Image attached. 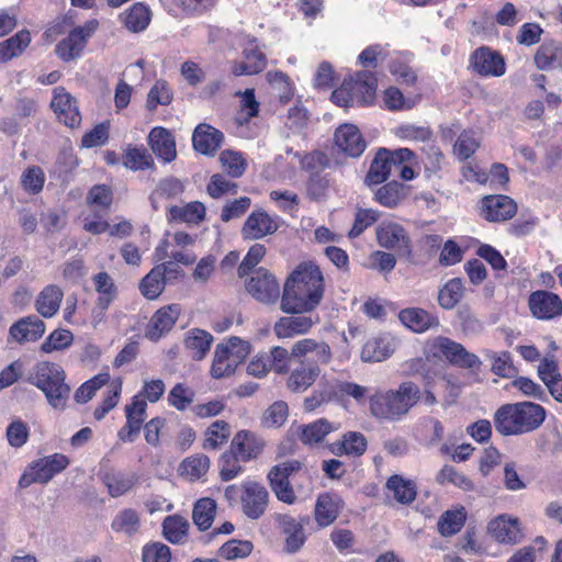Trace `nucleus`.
Instances as JSON below:
<instances>
[{
  "instance_id": "obj_7",
  "label": "nucleus",
  "mask_w": 562,
  "mask_h": 562,
  "mask_svg": "<svg viewBox=\"0 0 562 562\" xmlns=\"http://www.w3.org/2000/svg\"><path fill=\"white\" fill-rule=\"evenodd\" d=\"M430 352L435 357H445L450 364L462 369H479L482 364L476 355L448 337H437L430 345Z\"/></svg>"
},
{
  "instance_id": "obj_40",
  "label": "nucleus",
  "mask_w": 562,
  "mask_h": 562,
  "mask_svg": "<svg viewBox=\"0 0 562 562\" xmlns=\"http://www.w3.org/2000/svg\"><path fill=\"white\" fill-rule=\"evenodd\" d=\"M338 427L326 418H319L313 423L299 427V438L302 443L313 446L322 442L325 437L337 430Z\"/></svg>"
},
{
  "instance_id": "obj_55",
  "label": "nucleus",
  "mask_w": 562,
  "mask_h": 562,
  "mask_svg": "<svg viewBox=\"0 0 562 562\" xmlns=\"http://www.w3.org/2000/svg\"><path fill=\"white\" fill-rule=\"evenodd\" d=\"M210 469V458L205 454L198 453L186 458L180 464V471L183 476L191 481L201 479Z\"/></svg>"
},
{
  "instance_id": "obj_52",
  "label": "nucleus",
  "mask_w": 562,
  "mask_h": 562,
  "mask_svg": "<svg viewBox=\"0 0 562 562\" xmlns=\"http://www.w3.org/2000/svg\"><path fill=\"white\" fill-rule=\"evenodd\" d=\"M231 427L225 420L213 422L204 432L203 449L217 450L227 442Z\"/></svg>"
},
{
  "instance_id": "obj_30",
  "label": "nucleus",
  "mask_w": 562,
  "mask_h": 562,
  "mask_svg": "<svg viewBox=\"0 0 562 562\" xmlns=\"http://www.w3.org/2000/svg\"><path fill=\"white\" fill-rule=\"evenodd\" d=\"M395 339L390 334H383L369 339L362 347L361 360L363 362H381L394 352Z\"/></svg>"
},
{
  "instance_id": "obj_48",
  "label": "nucleus",
  "mask_w": 562,
  "mask_h": 562,
  "mask_svg": "<svg viewBox=\"0 0 562 562\" xmlns=\"http://www.w3.org/2000/svg\"><path fill=\"white\" fill-rule=\"evenodd\" d=\"M216 502L210 497H203L195 502L192 510L194 525L201 530H207L215 518Z\"/></svg>"
},
{
  "instance_id": "obj_24",
  "label": "nucleus",
  "mask_w": 562,
  "mask_h": 562,
  "mask_svg": "<svg viewBox=\"0 0 562 562\" xmlns=\"http://www.w3.org/2000/svg\"><path fill=\"white\" fill-rule=\"evenodd\" d=\"M358 106L370 105L375 99L378 78L371 70H360L348 79Z\"/></svg>"
},
{
  "instance_id": "obj_28",
  "label": "nucleus",
  "mask_w": 562,
  "mask_h": 562,
  "mask_svg": "<svg viewBox=\"0 0 562 562\" xmlns=\"http://www.w3.org/2000/svg\"><path fill=\"white\" fill-rule=\"evenodd\" d=\"M308 353H314V356L312 358H306L305 360H311L318 367L321 364H328L333 356L331 349L327 342H318L311 338L301 339L291 348V355L294 358L306 357Z\"/></svg>"
},
{
  "instance_id": "obj_59",
  "label": "nucleus",
  "mask_w": 562,
  "mask_h": 562,
  "mask_svg": "<svg viewBox=\"0 0 562 562\" xmlns=\"http://www.w3.org/2000/svg\"><path fill=\"white\" fill-rule=\"evenodd\" d=\"M140 520L137 512L132 508H125L114 517L111 528L115 532H123L131 536L138 530Z\"/></svg>"
},
{
  "instance_id": "obj_13",
  "label": "nucleus",
  "mask_w": 562,
  "mask_h": 562,
  "mask_svg": "<svg viewBox=\"0 0 562 562\" xmlns=\"http://www.w3.org/2000/svg\"><path fill=\"white\" fill-rule=\"evenodd\" d=\"M46 325L36 315L21 317L14 322L8 331L7 342L25 345L40 340L45 334Z\"/></svg>"
},
{
  "instance_id": "obj_44",
  "label": "nucleus",
  "mask_w": 562,
  "mask_h": 562,
  "mask_svg": "<svg viewBox=\"0 0 562 562\" xmlns=\"http://www.w3.org/2000/svg\"><path fill=\"white\" fill-rule=\"evenodd\" d=\"M338 515L339 508L335 498L328 493L318 495L314 509L317 525L321 528L327 527L337 519Z\"/></svg>"
},
{
  "instance_id": "obj_39",
  "label": "nucleus",
  "mask_w": 562,
  "mask_h": 562,
  "mask_svg": "<svg viewBox=\"0 0 562 562\" xmlns=\"http://www.w3.org/2000/svg\"><path fill=\"white\" fill-rule=\"evenodd\" d=\"M100 479L112 497H120L126 494L137 482L136 474L113 470L100 474Z\"/></svg>"
},
{
  "instance_id": "obj_57",
  "label": "nucleus",
  "mask_w": 562,
  "mask_h": 562,
  "mask_svg": "<svg viewBox=\"0 0 562 562\" xmlns=\"http://www.w3.org/2000/svg\"><path fill=\"white\" fill-rule=\"evenodd\" d=\"M45 173L40 166H29L21 175L20 184L22 189L31 194L36 195L43 191L45 184Z\"/></svg>"
},
{
  "instance_id": "obj_6",
  "label": "nucleus",
  "mask_w": 562,
  "mask_h": 562,
  "mask_svg": "<svg viewBox=\"0 0 562 562\" xmlns=\"http://www.w3.org/2000/svg\"><path fill=\"white\" fill-rule=\"evenodd\" d=\"M98 27L99 21L97 19L88 20L82 25L74 27L68 36L56 45V55L66 63L79 58L89 38L92 37Z\"/></svg>"
},
{
  "instance_id": "obj_17",
  "label": "nucleus",
  "mask_w": 562,
  "mask_h": 562,
  "mask_svg": "<svg viewBox=\"0 0 562 562\" xmlns=\"http://www.w3.org/2000/svg\"><path fill=\"white\" fill-rule=\"evenodd\" d=\"M334 140L338 150L351 158L360 157L367 148V142L360 130L350 123L341 124L336 128Z\"/></svg>"
},
{
  "instance_id": "obj_20",
  "label": "nucleus",
  "mask_w": 562,
  "mask_h": 562,
  "mask_svg": "<svg viewBox=\"0 0 562 562\" xmlns=\"http://www.w3.org/2000/svg\"><path fill=\"white\" fill-rule=\"evenodd\" d=\"M50 106L59 122L70 128H75L81 123V115L76 104V100L68 93L65 88L58 87L54 89V97Z\"/></svg>"
},
{
  "instance_id": "obj_37",
  "label": "nucleus",
  "mask_w": 562,
  "mask_h": 562,
  "mask_svg": "<svg viewBox=\"0 0 562 562\" xmlns=\"http://www.w3.org/2000/svg\"><path fill=\"white\" fill-rule=\"evenodd\" d=\"M368 447L367 438L359 431H347L339 441L331 445V452L336 456H362Z\"/></svg>"
},
{
  "instance_id": "obj_47",
  "label": "nucleus",
  "mask_w": 562,
  "mask_h": 562,
  "mask_svg": "<svg viewBox=\"0 0 562 562\" xmlns=\"http://www.w3.org/2000/svg\"><path fill=\"white\" fill-rule=\"evenodd\" d=\"M374 198L380 205L394 209L406 198V189L403 183L391 181L380 187Z\"/></svg>"
},
{
  "instance_id": "obj_32",
  "label": "nucleus",
  "mask_w": 562,
  "mask_h": 562,
  "mask_svg": "<svg viewBox=\"0 0 562 562\" xmlns=\"http://www.w3.org/2000/svg\"><path fill=\"white\" fill-rule=\"evenodd\" d=\"M535 65L540 70L562 68V43L544 41L533 56Z\"/></svg>"
},
{
  "instance_id": "obj_5",
  "label": "nucleus",
  "mask_w": 562,
  "mask_h": 562,
  "mask_svg": "<svg viewBox=\"0 0 562 562\" xmlns=\"http://www.w3.org/2000/svg\"><path fill=\"white\" fill-rule=\"evenodd\" d=\"M70 463L67 456L53 453L33 461L19 479V487L26 488L34 483L46 484Z\"/></svg>"
},
{
  "instance_id": "obj_38",
  "label": "nucleus",
  "mask_w": 562,
  "mask_h": 562,
  "mask_svg": "<svg viewBox=\"0 0 562 562\" xmlns=\"http://www.w3.org/2000/svg\"><path fill=\"white\" fill-rule=\"evenodd\" d=\"M445 428L440 420L431 416L423 417L415 428V438L426 447L437 445L443 438Z\"/></svg>"
},
{
  "instance_id": "obj_27",
  "label": "nucleus",
  "mask_w": 562,
  "mask_h": 562,
  "mask_svg": "<svg viewBox=\"0 0 562 562\" xmlns=\"http://www.w3.org/2000/svg\"><path fill=\"white\" fill-rule=\"evenodd\" d=\"M319 374L321 368L315 362L302 360L299 366L291 371L286 386L295 393L304 392L314 384Z\"/></svg>"
},
{
  "instance_id": "obj_33",
  "label": "nucleus",
  "mask_w": 562,
  "mask_h": 562,
  "mask_svg": "<svg viewBox=\"0 0 562 562\" xmlns=\"http://www.w3.org/2000/svg\"><path fill=\"white\" fill-rule=\"evenodd\" d=\"M414 55L411 52H397L390 58L389 70L401 85L414 86L417 80L411 67Z\"/></svg>"
},
{
  "instance_id": "obj_8",
  "label": "nucleus",
  "mask_w": 562,
  "mask_h": 562,
  "mask_svg": "<svg viewBox=\"0 0 562 562\" xmlns=\"http://www.w3.org/2000/svg\"><path fill=\"white\" fill-rule=\"evenodd\" d=\"M379 245L389 250H395L407 260L413 259L412 240L407 231L398 223L386 222L376 227Z\"/></svg>"
},
{
  "instance_id": "obj_60",
  "label": "nucleus",
  "mask_w": 562,
  "mask_h": 562,
  "mask_svg": "<svg viewBox=\"0 0 562 562\" xmlns=\"http://www.w3.org/2000/svg\"><path fill=\"white\" fill-rule=\"evenodd\" d=\"M252 550L254 544L251 541L231 539L218 549L217 553L221 558L232 561L249 557Z\"/></svg>"
},
{
  "instance_id": "obj_14",
  "label": "nucleus",
  "mask_w": 562,
  "mask_h": 562,
  "mask_svg": "<svg viewBox=\"0 0 562 562\" xmlns=\"http://www.w3.org/2000/svg\"><path fill=\"white\" fill-rule=\"evenodd\" d=\"M531 315L540 321H550L562 316V300L553 292L537 290L528 297Z\"/></svg>"
},
{
  "instance_id": "obj_53",
  "label": "nucleus",
  "mask_w": 562,
  "mask_h": 562,
  "mask_svg": "<svg viewBox=\"0 0 562 562\" xmlns=\"http://www.w3.org/2000/svg\"><path fill=\"white\" fill-rule=\"evenodd\" d=\"M463 282L460 278L447 281L438 292V303L445 310H452L463 297Z\"/></svg>"
},
{
  "instance_id": "obj_31",
  "label": "nucleus",
  "mask_w": 562,
  "mask_h": 562,
  "mask_svg": "<svg viewBox=\"0 0 562 562\" xmlns=\"http://www.w3.org/2000/svg\"><path fill=\"white\" fill-rule=\"evenodd\" d=\"M487 530L501 543H516L520 538L518 519L507 517L506 515H501L491 520Z\"/></svg>"
},
{
  "instance_id": "obj_22",
  "label": "nucleus",
  "mask_w": 562,
  "mask_h": 562,
  "mask_svg": "<svg viewBox=\"0 0 562 562\" xmlns=\"http://www.w3.org/2000/svg\"><path fill=\"white\" fill-rule=\"evenodd\" d=\"M224 142V134L210 124H199L192 134V145L195 151L214 156Z\"/></svg>"
},
{
  "instance_id": "obj_15",
  "label": "nucleus",
  "mask_w": 562,
  "mask_h": 562,
  "mask_svg": "<svg viewBox=\"0 0 562 562\" xmlns=\"http://www.w3.org/2000/svg\"><path fill=\"white\" fill-rule=\"evenodd\" d=\"M94 290L98 294L93 317L101 321L106 311L119 296V288L106 271H100L92 277Z\"/></svg>"
},
{
  "instance_id": "obj_56",
  "label": "nucleus",
  "mask_w": 562,
  "mask_h": 562,
  "mask_svg": "<svg viewBox=\"0 0 562 562\" xmlns=\"http://www.w3.org/2000/svg\"><path fill=\"white\" fill-rule=\"evenodd\" d=\"M294 157L300 160L301 169L310 175L323 173L330 166L328 156L321 150H313L307 154L295 153Z\"/></svg>"
},
{
  "instance_id": "obj_3",
  "label": "nucleus",
  "mask_w": 562,
  "mask_h": 562,
  "mask_svg": "<svg viewBox=\"0 0 562 562\" xmlns=\"http://www.w3.org/2000/svg\"><path fill=\"white\" fill-rule=\"evenodd\" d=\"M546 417V408L533 402L504 404L494 414V426L502 436H518L537 430Z\"/></svg>"
},
{
  "instance_id": "obj_18",
  "label": "nucleus",
  "mask_w": 562,
  "mask_h": 562,
  "mask_svg": "<svg viewBox=\"0 0 562 562\" xmlns=\"http://www.w3.org/2000/svg\"><path fill=\"white\" fill-rule=\"evenodd\" d=\"M470 64L473 70L483 77H501L506 71L502 55L486 46H482L472 53Z\"/></svg>"
},
{
  "instance_id": "obj_63",
  "label": "nucleus",
  "mask_w": 562,
  "mask_h": 562,
  "mask_svg": "<svg viewBox=\"0 0 562 562\" xmlns=\"http://www.w3.org/2000/svg\"><path fill=\"white\" fill-rule=\"evenodd\" d=\"M195 392L183 383H177L168 394V404L177 411H186L194 401Z\"/></svg>"
},
{
  "instance_id": "obj_58",
  "label": "nucleus",
  "mask_w": 562,
  "mask_h": 562,
  "mask_svg": "<svg viewBox=\"0 0 562 562\" xmlns=\"http://www.w3.org/2000/svg\"><path fill=\"white\" fill-rule=\"evenodd\" d=\"M173 93L168 82L157 80L149 89L146 100V109L150 112L155 111L158 105H169L172 102Z\"/></svg>"
},
{
  "instance_id": "obj_12",
  "label": "nucleus",
  "mask_w": 562,
  "mask_h": 562,
  "mask_svg": "<svg viewBox=\"0 0 562 562\" xmlns=\"http://www.w3.org/2000/svg\"><path fill=\"white\" fill-rule=\"evenodd\" d=\"M269 503V492L260 483L247 481L243 483L241 512L251 519L257 520L263 516Z\"/></svg>"
},
{
  "instance_id": "obj_1",
  "label": "nucleus",
  "mask_w": 562,
  "mask_h": 562,
  "mask_svg": "<svg viewBox=\"0 0 562 562\" xmlns=\"http://www.w3.org/2000/svg\"><path fill=\"white\" fill-rule=\"evenodd\" d=\"M325 293L319 267L312 261L299 263L288 276L281 294L280 308L285 314L314 312Z\"/></svg>"
},
{
  "instance_id": "obj_50",
  "label": "nucleus",
  "mask_w": 562,
  "mask_h": 562,
  "mask_svg": "<svg viewBox=\"0 0 562 562\" xmlns=\"http://www.w3.org/2000/svg\"><path fill=\"white\" fill-rule=\"evenodd\" d=\"M166 286L162 267H154L139 282V291L147 300H156Z\"/></svg>"
},
{
  "instance_id": "obj_43",
  "label": "nucleus",
  "mask_w": 562,
  "mask_h": 562,
  "mask_svg": "<svg viewBox=\"0 0 562 562\" xmlns=\"http://www.w3.org/2000/svg\"><path fill=\"white\" fill-rule=\"evenodd\" d=\"M212 342L213 336L200 328L191 329L184 340L186 348L189 350L192 359L198 361L206 357Z\"/></svg>"
},
{
  "instance_id": "obj_61",
  "label": "nucleus",
  "mask_w": 562,
  "mask_h": 562,
  "mask_svg": "<svg viewBox=\"0 0 562 562\" xmlns=\"http://www.w3.org/2000/svg\"><path fill=\"white\" fill-rule=\"evenodd\" d=\"M486 357L492 360V372L502 378H510L516 372L509 351L495 352L492 350L486 351Z\"/></svg>"
},
{
  "instance_id": "obj_35",
  "label": "nucleus",
  "mask_w": 562,
  "mask_h": 562,
  "mask_svg": "<svg viewBox=\"0 0 562 562\" xmlns=\"http://www.w3.org/2000/svg\"><path fill=\"white\" fill-rule=\"evenodd\" d=\"M205 206L202 202L193 201L183 206L172 205L167 213L168 222L200 224L205 218Z\"/></svg>"
},
{
  "instance_id": "obj_23",
  "label": "nucleus",
  "mask_w": 562,
  "mask_h": 562,
  "mask_svg": "<svg viewBox=\"0 0 562 562\" xmlns=\"http://www.w3.org/2000/svg\"><path fill=\"white\" fill-rule=\"evenodd\" d=\"M148 145L153 153L165 164H170L177 158L175 136L166 127H153L148 134Z\"/></svg>"
},
{
  "instance_id": "obj_9",
  "label": "nucleus",
  "mask_w": 562,
  "mask_h": 562,
  "mask_svg": "<svg viewBox=\"0 0 562 562\" xmlns=\"http://www.w3.org/2000/svg\"><path fill=\"white\" fill-rule=\"evenodd\" d=\"M247 293L257 302L266 305L274 304L280 297V284L267 269L259 268L246 281Z\"/></svg>"
},
{
  "instance_id": "obj_45",
  "label": "nucleus",
  "mask_w": 562,
  "mask_h": 562,
  "mask_svg": "<svg viewBox=\"0 0 562 562\" xmlns=\"http://www.w3.org/2000/svg\"><path fill=\"white\" fill-rule=\"evenodd\" d=\"M467 512L464 507L443 512L437 522L438 532L442 537L457 535L464 526Z\"/></svg>"
},
{
  "instance_id": "obj_11",
  "label": "nucleus",
  "mask_w": 562,
  "mask_h": 562,
  "mask_svg": "<svg viewBox=\"0 0 562 562\" xmlns=\"http://www.w3.org/2000/svg\"><path fill=\"white\" fill-rule=\"evenodd\" d=\"M280 224V216L270 215L263 209H257L248 215L240 233L245 240H258L273 235Z\"/></svg>"
},
{
  "instance_id": "obj_41",
  "label": "nucleus",
  "mask_w": 562,
  "mask_h": 562,
  "mask_svg": "<svg viewBox=\"0 0 562 562\" xmlns=\"http://www.w3.org/2000/svg\"><path fill=\"white\" fill-rule=\"evenodd\" d=\"M151 20L149 7L143 2L134 3L122 14L124 26L133 33H139L147 29Z\"/></svg>"
},
{
  "instance_id": "obj_16",
  "label": "nucleus",
  "mask_w": 562,
  "mask_h": 562,
  "mask_svg": "<svg viewBox=\"0 0 562 562\" xmlns=\"http://www.w3.org/2000/svg\"><path fill=\"white\" fill-rule=\"evenodd\" d=\"M290 316L280 317L274 326L273 331L278 338H292L297 335L307 334L311 328L319 323L317 314H289Z\"/></svg>"
},
{
  "instance_id": "obj_25",
  "label": "nucleus",
  "mask_w": 562,
  "mask_h": 562,
  "mask_svg": "<svg viewBox=\"0 0 562 562\" xmlns=\"http://www.w3.org/2000/svg\"><path fill=\"white\" fill-rule=\"evenodd\" d=\"M398 319L405 327L417 334L437 328L440 324L436 314L420 307H407L400 311Z\"/></svg>"
},
{
  "instance_id": "obj_64",
  "label": "nucleus",
  "mask_w": 562,
  "mask_h": 562,
  "mask_svg": "<svg viewBox=\"0 0 562 562\" xmlns=\"http://www.w3.org/2000/svg\"><path fill=\"white\" fill-rule=\"evenodd\" d=\"M480 143L473 131H463L457 138L453 153L460 160H467L479 148Z\"/></svg>"
},
{
  "instance_id": "obj_34",
  "label": "nucleus",
  "mask_w": 562,
  "mask_h": 562,
  "mask_svg": "<svg viewBox=\"0 0 562 562\" xmlns=\"http://www.w3.org/2000/svg\"><path fill=\"white\" fill-rule=\"evenodd\" d=\"M64 293L56 284L46 285L36 296L35 310L44 318H50L57 314Z\"/></svg>"
},
{
  "instance_id": "obj_51",
  "label": "nucleus",
  "mask_w": 562,
  "mask_h": 562,
  "mask_svg": "<svg viewBox=\"0 0 562 562\" xmlns=\"http://www.w3.org/2000/svg\"><path fill=\"white\" fill-rule=\"evenodd\" d=\"M74 339L71 330L56 328L42 342L40 351L46 355L65 351L71 347Z\"/></svg>"
},
{
  "instance_id": "obj_19",
  "label": "nucleus",
  "mask_w": 562,
  "mask_h": 562,
  "mask_svg": "<svg viewBox=\"0 0 562 562\" xmlns=\"http://www.w3.org/2000/svg\"><path fill=\"white\" fill-rule=\"evenodd\" d=\"M482 216L488 222H504L514 217L516 202L504 194L486 195L481 201Z\"/></svg>"
},
{
  "instance_id": "obj_10",
  "label": "nucleus",
  "mask_w": 562,
  "mask_h": 562,
  "mask_svg": "<svg viewBox=\"0 0 562 562\" xmlns=\"http://www.w3.org/2000/svg\"><path fill=\"white\" fill-rule=\"evenodd\" d=\"M299 469V461H285L272 467L267 475L276 497L284 504L292 505L296 501V495L290 483V475Z\"/></svg>"
},
{
  "instance_id": "obj_46",
  "label": "nucleus",
  "mask_w": 562,
  "mask_h": 562,
  "mask_svg": "<svg viewBox=\"0 0 562 562\" xmlns=\"http://www.w3.org/2000/svg\"><path fill=\"white\" fill-rule=\"evenodd\" d=\"M189 521L180 515L167 516L162 521V533L172 544H182L188 538Z\"/></svg>"
},
{
  "instance_id": "obj_54",
  "label": "nucleus",
  "mask_w": 562,
  "mask_h": 562,
  "mask_svg": "<svg viewBox=\"0 0 562 562\" xmlns=\"http://www.w3.org/2000/svg\"><path fill=\"white\" fill-rule=\"evenodd\" d=\"M123 165L130 170H147L155 167L151 155L145 147H127L123 155Z\"/></svg>"
},
{
  "instance_id": "obj_26",
  "label": "nucleus",
  "mask_w": 562,
  "mask_h": 562,
  "mask_svg": "<svg viewBox=\"0 0 562 562\" xmlns=\"http://www.w3.org/2000/svg\"><path fill=\"white\" fill-rule=\"evenodd\" d=\"M252 38L244 48V60L233 66L232 72L235 76H250L261 72L267 66V57Z\"/></svg>"
},
{
  "instance_id": "obj_49",
  "label": "nucleus",
  "mask_w": 562,
  "mask_h": 562,
  "mask_svg": "<svg viewBox=\"0 0 562 562\" xmlns=\"http://www.w3.org/2000/svg\"><path fill=\"white\" fill-rule=\"evenodd\" d=\"M392 171H394V168L390 159L383 149H380L371 162L369 171L366 176V183L368 186L381 184L387 180Z\"/></svg>"
},
{
  "instance_id": "obj_36",
  "label": "nucleus",
  "mask_w": 562,
  "mask_h": 562,
  "mask_svg": "<svg viewBox=\"0 0 562 562\" xmlns=\"http://www.w3.org/2000/svg\"><path fill=\"white\" fill-rule=\"evenodd\" d=\"M385 487L392 492L394 499L402 505L412 504L417 495L415 481L405 479L401 474L391 475L386 480Z\"/></svg>"
},
{
  "instance_id": "obj_62",
  "label": "nucleus",
  "mask_w": 562,
  "mask_h": 562,
  "mask_svg": "<svg viewBox=\"0 0 562 562\" xmlns=\"http://www.w3.org/2000/svg\"><path fill=\"white\" fill-rule=\"evenodd\" d=\"M220 160L232 178H240L247 169V160L240 151L223 150Z\"/></svg>"
},
{
  "instance_id": "obj_42",
  "label": "nucleus",
  "mask_w": 562,
  "mask_h": 562,
  "mask_svg": "<svg viewBox=\"0 0 562 562\" xmlns=\"http://www.w3.org/2000/svg\"><path fill=\"white\" fill-rule=\"evenodd\" d=\"M31 43V33L27 30H21L11 37L0 43V63L19 57Z\"/></svg>"
},
{
  "instance_id": "obj_29",
  "label": "nucleus",
  "mask_w": 562,
  "mask_h": 562,
  "mask_svg": "<svg viewBox=\"0 0 562 562\" xmlns=\"http://www.w3.org/2000/svg\"><path fill=\"white\" fill-rule=\"evenodd\" d=\"M263 447V440L248 430L238 431L231 442V449L244 462L256 459L262 452Z\"/></svg>"
},
{
  "instance_id": "obj_21",
  "label": "nucleus",
  "mask_w": 562,
  "mask_h": 562,
  "mask_svg": "<svg viewBox=\"0 0 562 562\" xmlns=\"http://www.w3.org/2000/svg\"><path fill=\"white\" fill-rule=\"evenodd\" d=\"M180 307L178 304H170L159 308L151 317L145 336L151 341H158L165 334L169 333L178 321Z\"/></svg>"
},
{
  "instance_id": "obj_4",
  "label": "nucleus",
  "mask_w": 562,
  "mask_h": 562,
  "mask_svg": "<svg viewBox=\"0 0 562 562\" xmlns=\"http://www.w3.org/2000/svg\"><path fill=\"white\" fill-rule=\"evenodd\" d=\"M66 379V371L60 364L43 360L33 364L24 381L38 389L52 408L64 411L71 392Z\"/></svg>"
},
{
  "instance_id": "obj_2",
  "label": "nucleus",
  "mask_w": 562,
  "mask_h": 562,
  "mask_svg": "<svg viewBox=\"0 0 562 562\" xmlns=\"http://www.w3.org/2000/svg\"><path fill=\"white\" fill-rule=\"evenodd\" d=\"M420 398L419 386L405 381L397 389H378L369 397V411L379 420L397 423L408 415Z\"/></svg>"
}]
</instances>
